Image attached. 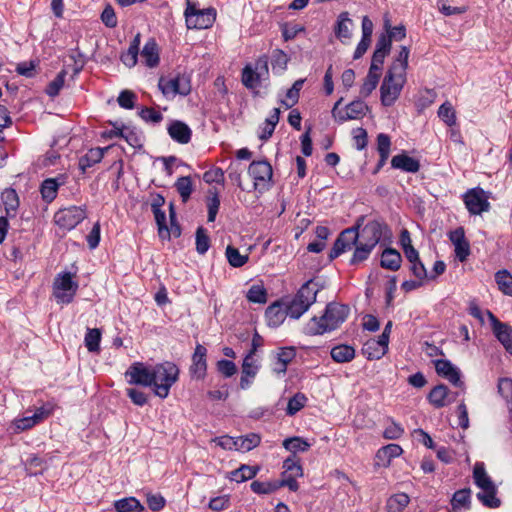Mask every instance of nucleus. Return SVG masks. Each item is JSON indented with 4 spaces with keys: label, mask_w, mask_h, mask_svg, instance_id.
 <instances>
[{
    "label": "nucleus",
    "mask_w": 512,
    "mask_h": 512,
    "mask_svg": "<svg viewBox=\"0 0 512 512\" xmlns=\"http://www.w3.org/2000/svg\"><path fill=\"white\" fill-rule=\"evenodd\" d=\"M330 355L337 363H347L354 359L355 349L350 345L340 344L331 349Z\"/></svg>",
    "instance_id": "7c9ffc66"
},
{
    "label": "nucleus",
    "mask_w": 512,
    "mask_h": 512,
    "mask_svg": "<svg viewBox=\"0 0 512 512\" xmlns=\"http://www.w3.org/2000/svg\"><path fill=\"white\" fill-rule=\"evenodd\" d=\"M438 116L448 126H453L456 124L455 110L449 102H445L439 107Z\"/></svg>",
    "instance_id": "603ef678"
},
{
    "label": "nucleus",
    "mask_w": 512,
    "mask_h": 512,
    "mask_svg": "<svg viewBox=\"0 0 512 512\" xmlns=\"http://www.w3.org/2000/svg\"><path fill=\"white\" fill-rule=\"evenodd\" d=\"M184 15L188 29H207L215 22L216 10L214 8L196 9L188 2Z\"/></svg>",
    "instance_id": "1a4fd4ad"
},
{
    "label": "nucleus",
    "mask_w": 512,
    "mask_h": 512,
    "mask_svg": "<svg viewBox=\"0 0 512 512\" xmlns=\"http://www.w3.org/2000/svg\"><path fill=\"white\" fill-rule=\"evenodd\" d=\"M113 506L116 512H143L145 510L144 505L132 496L114 501Z\"/></svg>",
    "instance_id": "c756f323"
},
{
    "label": "nucleus",
    "mask_w": 512,
    "mask_h": 512,
    "mask_svg": "<svg viewBox=\"0 0 512 512\" xmlns=\"http://www.w3.org/2000/svg\"><path fill=\"white\" fill-rule=\"evenodd\" d=\"M283 447L296 455V452H305L310 448V444L301 437H290L283 441Z\"/></svg>",
    "instance_id": "79ce46f5"
},
{
    "label": "nucleus",
    "mask_w": 512,
    "mask_h": 512,
    "mask_svg": "<svg viewBox=\"0 0 512 512\" xmlns=\"http://www.w3.org/2000/svg\"><path fill=\"white\" fill-rule=\"evenodd\" d=\"M352 20L349 18L348 12H342L337 18V22L334 28L336 37L345 43L352 36L351 33Z\"/></svg>",
    "instance_id": "393cba45"
},
{
    "label": "nucleus",
    "mask_w": 512,
    "mask_h": 512,
    "mask_svg": "<svg viewBox=\"0 0 512 512\" xmlns=\"http://www.w3.org/2000/svg\"><path fill=\"white\" fill-rule=\"evenodd\" d=\"M217 371L224 377H232L237 372L236 364L231 360L221 359L216 363Z\"/></svg>",
    "instance_id": "680f3d73"
},
{
    "label": "nucleus",
    "mask_w": 512,
    "mask_h": 512,
    "mask_svg": "<svg viewBox=\"0 0 512 512\" xmlns=\"http://www.w3.org/2000/svg\"><path fill=\"white\" fill-rule=\"evenodd\" d=\"M364 222V216L357 219L355 225L344 229L335 240L329 253L331 260L337 258L347 250H351L359 242V229Z\"/></svg>",
    "instance_id": "0eeeda50"
},
{
    "label": "nucleus",
    "mask_w": 512,
    "mask_h": 512,
    "mask_svg": "<svg viewBox=\"0 0 512 512\" xmlns=\"http://www.w3.org/2000/svg\"><path fill=\"white\" fill-rule=\"evenodd\" d=\"M497 488L491 487L487 490H482L477 493V499L488 508H498L501 505V501L496 497Z\"/></svg>",
    "instance_id": "e433bc0d"
},
{
    "label": "nucleus",
    "mask_w": 512,
    "mask_h": 512,
    "mask_svg": "<svg viewBox=\"0 0 512 512\" xmlns=\"http://www.w3.org/2000/svg\"><path fill=\"white\" fill-rule=\"evenodd\" d=\"M153 215L158 228V235L162 240H170V233L166 223V214L162 209L153 210Z\"/></svg>",
    "instance_id": "de8ad7c7"
},
{
    "label": "nucleus",
    "mask_w": 512,
    "mask_h": 512,
    "mask_svg": "<svg viewBox=\"0 0 512 512\" xmlns=\"http://www.w3.org/2000/svg\"><path fill=\"white\" fill-rule=\"evenodd\" d=\"M391 166L394 169H399L403 172L416 173L420 169V162L407 155L405 152L397 154L392 157Z\"/></svg>",
    "instance_id": "5701e85b"
},
{
    "label": "nucleus",
    "mask_w": 512,
    "mask_h": 512,
    "mask_svg": "<svg viewBox=\"0 0 512 512\" xmlns=\"http://www.w3.org/2000/svg\"><path fill=\"white\" fill-rule=\"evenodd\" d=\"M353 140L357 150L361 151L367 146L368 135L367 131L362 128H356L353 130Z\"/></svg>",
    "instance_id": "774afa93"
},
{
    "label": "nucleus",
    "mask_w": 512,
    "mask_h": 512,
    "mask_svg": "<svg viewBox=\"0 0 512 512\" xmlns=\"http://www.w3.org/2000/svg\"><path fill=\"white\" fill-rule=\"evenodd\" d=\"M122 138L133 148H142L143 146L141 132L136 128L125 126Z\"/></svg>",
    "instance_id": "a18cd8bd"
},
{
    "label": "nucleus",
    "mask_w": 512,
    "mask_h": 512,
    "mask_svg": "<svg viewBox=\"0 0 512 512\" xmlns=\"http://www.w3.org/2000/svg\"><path fill=\"white\" fill-rule=\"evenodd\" d=\"M457 395L458 393L452 394L445 384H438L431 389L427 400L434 408L440 409L452 403Z\"/></svg>",
    "instance_id": "6ab92c4d"
},
{
    "label": "nucleus",
    "mask_w": 512,
    "mask_h": 512,
    "mask_svg": "<svg viewBox=\"0 0 512 512\" xmlns=\"http://www.w3.org/2000/svg\"><path fill=\"white\" fill-rule=\"evenodd\" d=\"M350 307L338 302H329L322 316H313L303 327L308 336L323 335L338 329L348 318Z\"/></svg>",
    "instance_id": "f257e3e1"
},
{
    "label": "nucleus",
    "mask_w": 512,
    "mask_h": 512,
    "mask_svg": "<svg viewBox=\"0 0 512 512\" xmlns=\"http://www.w3.org/2000/svg\"><path fill=\"white\" fill-rule=\"evenodd\" d=\"M391 148V139L390 136L385 133H380L377 135V151L379 156H387L390 155Z\"/></svg>",
    "instance_id": "0e129e2a"
},
{
    "label": "nucleus",
    "mask_w": 512,
    "mask_h": 512,
    "mask_svg": "<svg viewBox=\"0 0 512 512\" xmlns=\"http://www.w3.org/2000/svg\"><path fill=\"white\" fill-rule=\"evenodd\" d=\"M449 240L454 245L456 258L464 262L470 255V244L465 237V231L462 227H458L449 233Z\"/></svg>",
    "instance_id": "aec40b11"
},
{
    "label": "nucleus",
    "mask_w": 512,
    "mask_h": 512,
    "mask_svg": "<svg viewBox=\"0 0 512 512\" xmlns=\"http://www.w3.org/2000/svg\"><path fill=\"white\" fill-rule=\"evenodd\" d=\"M307 397L305 394L298 392L293 397H291L288 401L287 408H286V414L289 416L295 415L297 412H299L306 404Z\"/></svg>",
    "instance_id": "09e8293b"
},
{
    "label": "nucleus",
    "mask_w": 512,
    "mask_h": 512,
    "mask_svg": "<svg viewBox=\"0 0 512 512\" xmlns=\"http://www.w3.org/2000/svg\"><path fill=\"white\" fill-rule=\"evenodd\" d=\"M268 63V56L264 54L255 61L254 66L252 64L245 65L241 75L242 84L250 90L259 87L261 81L269 75Z\"/></svg>",
    "instance_id": "423d86ee"
},
{
    "label": "nucleus",
    "mask_w": 512,
    "mask_h": 512,
    "mask_svg": "<svg viewBox=\"0 0 512 512\" xmlns=\"http://www.w3.org/2000/svg\"><path fill=\"white\" fill-rule=\"evenodd\" d=\"M248 174L254 180V189L260 193L269 190L272 185L273 170L266 160L252 161Z\"/></svg>",
    "instance_id": "9d476101"
},
{
    "label": "nucleus",
    "mask_w": 512,
    "mask_h": 512,
    "mask_svg": "<svg viewBox=\"0 0 512 512\" xmlns=\"http://www.w3.org/2000/svg\"><path fill=\"white\" fill-rule=\"evenodd\" d=\"M409 502L410 498L407 494L398 493L389 498L387 508L389 512H400L407 507Z\"/></svg>",
    "instance_id": "c03bdc74"
},
{
    "label": "nucleus",
    "mask_w": 512,
    "mask_h": 512,
    "mask_svg": "<svg viewBox=\"0 0 512 512\" xmlns=\"http://www.w3.org/2000/svg\"><path fill=\"white\" fill-rule=\"evenodd\" d=\"M402 257L401 254L393 249L386 248L381 255L380 265L382 268L397 271L401 267Z\"/></svg>",
    "instance_id": "bb28decb"
},
{
    "label": "nucleus",
    "mask_w": 512,
    "mask_h": 512,
    "mask_svg": "<svg viewBox=\"0 0 512 512\" xmlns=\"http://www.w3.org/2000/svg\"><path fill=\"white\" fill-rule=\"evenodd\" d=\"M473 477L475 484L481 490H487L488 488L495 487V484L491 478L487 475L485 468L482 463H477L474 467Z\"/></svg>",
    "instance_id": "c9c22d12"
},
{
    "label": "nucleus",
    "mask_w": 512,
    "mask_h": 512,
    "mask_svg": "<svg viewBox=\"0 0 512 512\" xmlns=\"http://www.w3.org/2000/svg\"><path fill=\"white\" fill-rule=\"evenodd\" d=\"M259 470L260 468L258 466L242 464L239 468L231 471L228 474V478L237 483L245 482L253 479L258 474Z\"/></svg>",
    "instance_id": "cd10ccee"
},
{
    "label": "nucleus",
    "mask_w": 512,
    "mask_h": 512,
    "mask_svg": "<svg viewBox=\"0 0 512 512\" xmlns=\"http://www.w3.org/2000/svg\"><path fill=\"white\" fill-rule=\"evenodd\" d=\"M342 100L343 98H340L334 104L333 109L331 111L333 118L339 123H344L348 120L360 119L363 116H365L367 111L369 110L368 105L360 99L350 102L346 106L345 111L339 110V106Z\"/></svg>",
    "instance_id": "9b49d317"
},
{
    "label": "nucleus",
    "mask_w": 512,
    "mask_h": 512,
    "mask_svg": "<svg viewBox=\"0 0 512 512\" xmlns=\"http://www.w3.org/2000/svg\"><path fill=\"white\" fill-rule=\"evenodd\" d=\"M297 478L298 477L284 470L281 474V479L275 480V483L278 489L281 487H288L290 491L296 492L299 489V484L296 480Z\"/></svg>",
    "instance_id": "4d7b16f0"
},
{
    "label": "nucleus",
    "mask_w": 512,
    "mask_h": 512,
    "mask_svg": "<svg viewBox=\"0 0 512 512\" xmlns=\"http://www.w3.org/2000/svg\"><path fill=\"white\" fill-rule=\"evenodd\" d=\"M486 314L495 337L503 345L506 352L512 355V327L507 323L501 322L491 311L487 310Z\"/></svg>",
    "instance_id": "2eb2a0df"
},
{
    "label": "nucleus",
    "mask_w": 512,
    "mask_h": 512,
    "mask_svg": "<svg viewBox=\"0 0 512 512\" xmlns=\"http://www.w3.org/2000/svg\"><path fill=\"white\" fill-rule=\"evenodd\" d=\"M136 95L130 90H123L118 96V104L124 109H133L135 106Z\"/></svg>",
    "instance_id": "e2e57ef3"
},
{
    "label": "nucleus",
    "mask_w": 512,
    "mask_h": 512,
    "mask_svg": "<svg viewBox=\"0 0 512 512\" xmlns=\"http://www.w3.org/2000/svg\"><path fill=\"white\" fill-rule=\"evenodd\" d=\"M203 180L207 184H212V183L221 184L224 182V171L219 167L210 169L203 174Z\"/></svg>",
    "instance_id": "69168bd1"
},
{
    "label": "nucleus",
    "mask_w": 512,
    "mask_h": 512,
    "mask_svg": "<svg viewBox=\"0 0 512 512\" xmlns=\"http://www.w3.org/2000/svg\"><path fill=\"white\" fill-rule=\"evenodd\" d=\"M246 298L249 302L264 304L267 301V291L263 285H252L247 294Z\"/></svg>",
    "instance_id": "8fccbe9b"
},
{
    "label": "nucleus",
    "mask_w": 512,
    "mask_h": 512,
    "mask_svg": "<svg viewBox=\"0 0 512 512\" xmlns=\"http://www.w3.org/2000/svg\"><path fill=\"white\" fill-rule=\"evenodd\" d=\"M289 56L281 49H275L271 54V65L274 74H282L287 69Z\"/></svg>",
    "instance_id": "72a5a7b5"
},
{
    "label": "nucleus",
    "mask_w": 512,
    "mask_h": 512,
    "mask_svg": "<svg viewBox=\"0 0 512 512\" xmlns=\"http://www.w3.org/2000/svg\"><path fill=\"white\" fill-rule=\"evenodd\" d=\"M403 452L401 446L398 444H388L377 451L376 458L383 462V465H388L393 458L401 455Z\"/></svg>",
    "instance_id": "f704fd0d"
},
{
    "label": "nucleus",
    "mask_w": 512,
    "mask_h": 512,
    "mask_svg": "<svg viewBox=\"0 0 512 512\" xmlns=\"http://www.w3.org/2000/svg\"><path fill=\"white\" fill-rule=\"evenodd\" d=\"M303 31L304 27L299 24L284 23L281 25V32L285 41L294 39L300 32Z\"/></svg>",
    "instance_id": "052dcab7"
},
{
    "label": "nucleus",
    "mask_w": 512,
    "mask_h": 512,
    "mask_svg": "<svg viewBox=\"0 0 512 512\" xmlns=\"http://www.w3.org/2000/svg\"><path fill=\"white\" fill-rule=\"evenodd\" d=\"M141 57L144 59L146 66H148L150 68H153L158 65V63H159L158 45L153 38L149 39L145 43V45L141 51Z\"/></svg>",
    "instance_id": "c85d7f7f"
},
{
    "label": "nucleus",
    "mask_w": 512,
    "mask_h": 512,
    "mask_svg": "<svg viewBox=\"0 0 512 512\" xmlns=\"http://www.w3.org/2000/svg\"><path fill=\"white\" fill-rule=\"evenodd\" d=\"M169 136L179 144H187L191 140L192 130L180 120H173L167 128Z\"/></svg>",
    "instance_id": "4be33fe9"
},
{
    "label": "nucleus",
    "mask_w": 512,
    "mask_h": 512,
    "mask_svg": "<svg viewBox=\"0 0 512 512\" xmlns=\"http://www.w3.org/2000/svg\"><path fill=\"white\" fill-rule=\"evenodd\" d=\"M406 83V76L387 71L380 87V99L383 106H392L399 98Z\"/></svg>",
    "instance_id": "39448f33"
},
{
    "label": "nucleus",
    "mask_w": 512,
    "mask_h": 512,
    "mask_svg": "<svg viewBox=\"0 0 512 512\" xmlns=\"http://www.w3.org/2000/svg\"><path fill=\"white\" fill-rule=\"evenodd\" d=\"M410 50L406 46H401L400 51L397 56L393 60L391 66L388 71L395 72L398 74H402L406 76V70L408 68V58H409Z\"/></svg>",
    "instance_id": "2f4dec72"
},
{
    "label": "nucleus",
    "mask_w": 512,
    "mask_h": 512,
    "mask_svg": "<svg viewBox=\"0 0 512 512\" xmlns=\"http://www.w3.org/2000/svg\"><path fill=\"white\" fill-rule=\"evenodd\" d=\"M251 490L259 495L271 494L278 490L275 481L262 482L255 480L250 485Z\"/></svg>",
    "instance_id": "6e6d98bb"
},
{
    "label": "nucleus",
    "mask_w": 512,
    "mask_h": 512,
    "mask_svg": "<svg viewBox=\"0 0 512 512\" xmlns=\"http://www.w3.org/2000/svg\"><path fill=\"white\" fill-rule=\"evenodd\" d=\"M379 76H374L372 74H367L364 79V82L360 88V95L363 98L368 97L377 87L379 83Z\"/></svg>",
    "instance_id": "13d9d810"
},
{
    "label": "nucleus",
    "mask_w": 512,
    "mask_h": 512,
    "mask_svg": "<svg viewBox=\"0 0 512 512\" xmlns=\"http://www.w3.org/2000/svg\"><path fill=\"white\" fill-rule=\"evenodd\" d=\"M64 176L60 175L56 178L45 179L40 187L42 198L47 203H51L57 196V191L60 186L64 185Z\"/></svg>",
    "instance_id": "b1692460"
},
{
    "label": "nucleus",
    "mask_w": 512,
    "mask_h": 512,
    "mask_svg": "<svg viewBox=\"0 0 512 512\" xmlns=\"http://www.w3.org/2000/svg\"><path fill=\"white\" fill-rule=\"evenodd\" d=\"M196 251L204 255L210 248V238L206 230L200 226L196 230Z\"/></svg>",
    "instance_id": "3c124183"
},
{
    "label": "nucleus",
    "mask_w": 512,
    "mask_h": 512,
    "mask_svg": "<svg viewBox=\"0 0 512 512\" xmlns=\"http://www.w3.org/2000/svg\"><path fill=\"white\" fill-rule=\"evenodd\" d=\"M495 281L499 290L512 297V275L507 270H500L495 274Z\"/></svg>",
    "instance_id": "ea45409f"
},
{
    "label": "nucleus",
    "mask_w": 512,
    "mask_h": 512,
    "mask_svg": "<svg viewBox=\"0 0 512 512\" xmlns=\"http://www.w3.org/2000/svg\"><path fill=\"white\" fill-rule=\"evenodd\" d=\"M470 504V489H461L454 493L451 506L454 511L461 510L462 508H469Z\"/></svg>",
    "instance_id": "37998d69"
},
{
    "label": "nucleus",
    "mask_w": 512,
    "mask_h": 512,
    "mask_svg": "<svg viewBox=\"0 0 512 512\" xmlns=\"http://www.w3.org/2000/svg\"><path fill=\"white\" fill-rule=\"evenodd\" d=\"M158 86L165 96H175L177 94L187 96L191 92L190 80L181 75L170 79L161 77Z\"/></svg>",
    "instance_id": "4468645a"
},
{
    "label": "nucleus",
    "mask_w": 512,
    "mask_h": 512,
    "mask_svg": "<svg viewBox=\"0 0 512 512\" xmlns=\"http://www.w3.org/2000/svg\"><path fill=\"white\" fill-rule=\"evenodd\" d=\"M180 370L170 361L156 364L152 368L154 394L161 399L168 397L171 387L178 381Z\"/></svg>",
    "instance_id": "f03ea898"
},
{
    "label": "nucleus",
    "mask_w": 512,
    "mask_h": 512,
    "mask_svg": "<svg viewBox=\"0 0 512 512\" xmlns=\"http://www.w3.org/2000/svg\"><path fill=\"white\" fill-rule=\"evenodd\" d=\"M126 376L129 377L130 384L153 387L152 368H147L141 362L133 363L126 371Z\"/></svg>",
    "instance_id": "f3484780"
},
{
    "label": "nucleus",
    "mask_w": 512,
    "mask_h": 512,
    "mask_svg": "<svg viewBox=\"0 0 512 512\" xmlns=\"http://www.w3.org/2000/svg\"><path fill=\"white\" fill-rule=\"evenodd\" d=\"M353 255L349 261L350 265H356L368 259L373 247H367L365 243L359 241L355 246Z\"/></svg>",
    "instance_id": "49530a36"
},
{
    "label": "nucleus",
    "mask_w": 512,
    "mask_h": 512,
    "mask_svg": "<svg viewBox=\"0 0 512 512\" xmlns=\"http://www.w3.org/2000/svg\"><path fill=\"white\" fill-rule=\"evenodd\" d=\"M226 258L232 267L239 268L248 262L249 256L242 255L237 248L228 245L226 248Z\"/></svg>",
    "instance_id": "a19ab883"
},
{
    "label": "nucleus",
    "mask_w": 512,
    "mask_h": 512,
    "mask_svg": "<svg viewBox=\"0 0 512 512\" xmlns=\"http://www.w3.org/2000/svg\"><path fill=\"white\" fill-rule=\"evenodd\" d=\"M283 469L296 477L303 476V468L296 455H291L284 460Z\"/></svg>",
    "instance_id": "5fc2aeb1"
},
{
    "label": "nucleus",
    "mask_w": 512,
    "mask_h": 512,
    "mask_svg": "<svg viewBox=\"0 0 512 512\" xmlns=\"http://www.w3.org/2000/svg\"><path fill=\"white\" fill-rule=\"evenodd\" d=\"M320 286L313 279L305 282L288 304V315L292 319H299L316 301Z\"/></svg>",
    "instance_id": "7ed1b4c3"
},
{
    "label": "nucleus",
    "mask_w": 512,
    "mask_h": 512,
    "mask_svg": "<svg viewBox=\"0 0 512 512\" xmlns=\"http://www.w3.org/2000/svg\"><path fill=\"white\" fill-rule=\"evenodd\" d=\"M434 366L439 376L447 379L455 387L465 389V384L461 380V372L451 361L447 359H437L434 361Z\"/></svg>",
    "instance_id": "dca6fc26"
},
{
    "label": "nucleus",
    "mask_w": 512,
    "mask_h": 512,
    "mask_svg": "<svg viewBox=\"0 0 512 512\" xmlns=\"http://www.w3.org/2000/svg\"><path fill=\"white\" fill-rule=\"evenodd\" d=\"M66 71H60L57 76L48 84L46 88V93L50 97H55L59 94L60 90L64 86Z\"/></svg>",
    "instance_id": "864d4df0"
},
{
    "label": "nucleus",
    "mask_w": 512,
    "mask_h": 512,
    "mask_svg": "<svg viewBox=\"0 0 512 512\" xmlns=\"http://www.w3.org/2000/svg\"><path fill=\"white\" fill-rule=\"evenodd\" d=\"M189 373L192 379L203 380L207 374V349L197 344L192 355Z\"/></svg>",
    "instance_id": "a211bd4d"
},
{
    "label": "nucleus",
    "mask_w": 512,
    "mask_h": 512,
    "mask_svg": "<svg viewBox=\"0 0 512 512\" xmlns=\"http://www.w3.org/2000/svg\"><path fill=\"white\" fill-rule=\"evenodd\" d=\"M139 116L145 121V122H151V123H159L163 119V115L156 111L154 108H148L144 107L139 111Z\"/></svg>",
    "instance_id": "338daca9"
},
{
    "label": "nucleus",
    "mask_w": 512,
    "mask_h": 512,
    "mask_svg": "<svg viewBox=\"0 0 512 512\" xmlns=\"http://www.w3.org/2000/svg\"><path fill=\"white\" fill-rule=\"evenodd\" d=\"M391 231L384 221L372 220L362 224L359 229V241L365 243L367 247L375 248L381 239L390 238Z\"/></svg>",
    "instance_id": "6e6552de"
},
{
    "label": "nucleus",
    "mask_w": 512,
    "mask_h": 512,
    "mask_svg": "<svg viewBox=\"0 0 512 512\" xmlns=\"http://www.w3.org/2000/svg\"><path fill=\"white\" fill-rule=\"evenodd\" d=\"M101 331L98 328H87L84 343L89 352H99Z\"/></svg>",
    "instance_id": "4c0bfd02"
},
{
    "label": "nucleus",
    "mask_w": 512,
    "mask_h": 512,
    "mask_svg": "<svg viewBox=\"0 0 512 512\" xmlns=\"http://www.w3.org/2000/svg\"><path fill=\"white\" fill-rule=\"evenodd\" d=\"M140 47V34L138 33L131 41L129 48L121 55V61L124 65L131 68L137 64Z\"/></svg>",
    "instance_id": "473e14b6"
},
{
    "label": "nucleus",
    "mask_w": 512,
    "mask_h": 512,
    "mask_svg": "<svg viewBox=\"0 0 512 512\" xmlns=\"http://www.w3.org/2000/svg\"><path fill=\"white\" fill-rule=\"evenodd\" d=\"M239 441L241 451L247 452L257 447L261 442V438L258 434L250 433L246 436H240Z\"/></svg>",
    "instance_id": "bf43d9fd"
},
{
    "label": "nucleus",
    "mask_w": 512,
    "mask_h": 512,
    "mask_svg": "<svg viewBox=\"0 0 512 512\" xmlns=\"http://www.w3.org/2000/svg\"><path fill=\"white\" fill-rule=\"evenodd\" d=\"M267 324L269 327H279L288 315V305L284 306L280 302H274L269 305L265 311Z\"/></svg>",
    "instance_id": "412c9836"
},
{
    "label": "nucleus",
    "mask_w": 512,
    "mask_h": 512,
    "mask_svg": "<svg viewBox=\"0 0 512 512\" xmlns=\"http://www.w3.org/2000/svg\"><path fill=\"white\" fill-rule=\"evenodd\" d=\"M86 218V210L82 207L71 206L60 209L54 215L55 223L62 229L72 230Z\"/></svg>",
    "instance_id": "f8f14e48"
},
{
    "label": "nucleus",
    "mask_w": 512,
    "mask_h": 512,
    "mask_svg": "<svg viewBox=\"0 0 512 512\" xmlns=\"http://www.w3.org/2000/svg\"><path fill=\"white\" fill-rule=\"evenodd\" d=\"M74 274L68 271L60 272L53 281V295L58 304H70L78 291L79 284L73 280Z\"/></svg>",
    "instance_id": "20e7f679"
},
{
    "label": "nucleus",
    "mask_w": 512,
    "mask_h": 512,
    "mask_svg": "<svg viewBox=\"0 0 512 512\" xmlns=\"http://www.w3.org/2000/svg\"><path fill=\"white\" fill-rule=\"evenodd\" d=\"M175 188L179 193L182 201L185 203L189 200L193 192V184L190 176H181L175 182Z\"/></svg>",
    "instance_id": "58836bf2"
},
{
    "label": "nucleus",
    "mask_w": 512,
    "mask_h": 512,
    "mask_svg": "<svg viewBox=\"0 0 512 512\" xmlns=\"http://www.w3.org/2000/svg\"><path fill=\"white\" fill-rule=\"evenodd\" d=\"M464 203L470 214L480 215L490 209V203L482 188H472L464 194Z\"/></svg>",
    "instance_id": "ddd939ff"
},
{
    "label": "nucleus",
    "mask_w": 512,
    "mask_h": 512,
    "mask_svg": "<svg viewBox=\"0 0 512 512\" xmlns=\"http://www.w3.org/2000/svg\"><path fill=\"white\" fill-rule=\"evenodd\" d=\"M105 151L106 149L99 147L92 148L85 155L81 156L78 163L81 172L85 174L90 167L99 163L102 160Z\"/></svg>",
    "instance_id": "a878e982"
}]
</instances>
